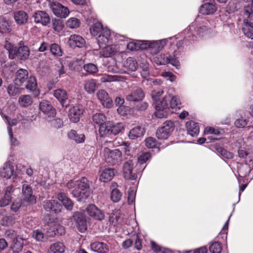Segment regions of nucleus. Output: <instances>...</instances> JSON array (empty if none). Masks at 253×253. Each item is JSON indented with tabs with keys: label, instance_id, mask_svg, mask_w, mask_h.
Instances as JSON below:
<instances>
[{
	"label": "nucleus",
	"instance_id": "nucleus-17",
	"mask_svg": "<svg viewBox=\"0 0 253 253\" xmlns=\"http://www.w3.org/2000/svg\"><path fill=\"white\" fill-rule=\"evenodd\" d=\"M97 96L104 107L110 108L112 106V100L105 90H99L97 93Z\"/></svg>",
	"mask_w": 253,
	"mask_h": 253
},
{
	"label": "nucleus",
	"instance_id": "nucleus-45",
	"mask_svg": "<svg viewBox=\"0 0 253 253\" xmlns=\"http://www.w3.org/2000/svg\"><path fill=\"white\" fill-rule=\"evenodd\" d=\"M124 67L127 70L134 71L138 67V64L134 58L129 57L125 61Z\"/></svg>",
	"mask_w": 253,
	"mask_h": 253
},
{
	"label": "nucleus",
	"instance_id": "nucleus-10",
	"mask_svg": "<svg viewBox=\"0 0 253 253\" xmlns=\"http://www.w3.org/2000/svg\"><path fill=\"white\" fill-rule=\"evenodd\" d=\"M169 100V97L166 96L163 98V101L156 102L155 105L156 111L154 114L157 118L161 119L167 117L168 115V101Z\"/></svg>",
	"mask_w": 253,
	"mask_h": 253
},
{
	"label": "nucleus",
	"instance_id": "nucleus-63",
	"mask_svg": "<svg viewBox=\"0 0 253 253\" xmlns=\"http://www.w3.org/2000/svg\"><path fill=\"white\" fill-rule=\"evenodd\" d=\"M218 152L222 157L227 159H231L233 157V154L231 152H228L223 148L218 149Z\"/></svg>",
	"mask_w": 253,
	"mask_h": 253
},
{
	"label": "nucleus",
	"instance_id": "nucleus-22",
	"mask_svg": "<svg viewBox=\"0 0 253 253\" xmlns=\"http://www.w3.org/2000/svg\"><path fill=\"white\" fill-rule=\"evenodd\" d=\"M133 163L131 161H128L125 163L123 166V174L125 178L128 179L134 180L137 176L132 173Z\"/></svg>",
	"mask_w": 253,
	"mask_h": 253
},
{
	"label": "nucleus",
	"instance_id": "nucleus-1",
	"mask_svg": "<svg viewBox=\"0 0 253 253\" xmlns=\"http://www.w3.org/2000/svg\"><path fill=\"white\" fill-rule=\"evenodd\" d=\"M66 186L69 189L74 188L72 191V194L79 201L86 200L90 195L88 180L84 177L80 180H70L67 182Z\"/></svg>",
	"mask_w": 253,
	"mask_h": 253
},
{
	"label": "nucleus",
	"instance_id": "nucleus-20",
	"mask_svg": "<svg viewBox=\"0 0 253 253\" xmlns=\"http://www.w3.org/2000/svg\"><path fill=\"white\" fill-rule=\"evenodd\" d=\"M53 95L63 106H68V96L66 90L61 88L57 89L54 91Z\"/></svg>",
	"mask_w": 253,
	"mask_h": 253
},
{
	"label": "nucleus",
	"instance_id": "nucleus-56",
	"mask_svg": "<svg viewBox=\"0 0 253 253\" xmlns=\"http://www.w3.org/2000/svg\"><path fill=\"white\" fill-rule=\"evenodd\" d=\"M84 69L88 73L93 74L98 71V68L96 66L92 63H89L84 66Z\"/></svg>",
	"mask_w": 253,
	"mask_h": 253
},
{
	"label": "nucleus",
	"instance_id": "nucleus-50",
	"mask_svg": "<svg viewBox=\"0 0 253 253\" xmlns=\"http://www.w3.org/2000/svg\"><path fill=\"white\" fill-rule=\"evenodd\" d=\"M120 80V78L118 76L107 74L103 75L100 78V81L102 83L116 82Z\"/></svg>",
	"mask_w": 253,
	"mask_h": 253
},
{
	"label": "nucleus",
	"instance_id": "nucleus-47",
	"mask_svg": "<svg viewBox=\"0 0 253 253\" xmlns=\"http://www.w3.org/2000/svg\"><path fill=\"white\" fill-rule=\"evenodd\" d=\"M49 49L51 53L54 56L60 57L63 55L60 46L57 43H54L50 44Z\"/></svg>",
	"mask_w": 253,
	"mask_h": 253
},
{
	"label": "nucleus",
	"instance_id": "nucleus-33",
	"mask_svg": "<svg viewBox=\"0 0 253 253\" xmlns=\"http://www.w3.org/2000/svg\"><path fill=\"white\" fill-rule=\"evenodd\" d=\"M144 94L141 89H137L126 96V100L128 101H138L142 99Z\"/></svg>",
	"mask_w": 253,
	"mask_h": 253
},
{
	"label": "nucleus",
	"instance_id": "nucleus-42",
	"mask_svg": "<svg viewBox=\"0 0 253 253\" xmlns=\"http://www.w3.org/2000/svg\"><path fill=\"white\" fill-rule=\"evenodd\" d=\"M65 232L63 226L55 224L54 227H51L47 231V236L48 237H53L55 235H61Z\"/></svg>",
	"mask_w": 253,
	"mask_h": 253
},
{
	"label": "nucleus",
	"instance_id": "nucleus-37",
	"mask_svg": "<svg viewBox=\"0 0 253 253\" xmlns=\"http://www.w3.org/2000/svg\"><path fill=\"white\" fill-rule=\"evenodd\" d=\"M68 137L77 143H84L85 140V137L83 133H78L75 130H71L68 133Z\"/></svg>",
	"mask_w": 253,
	"mask_h": 253
},
{
	"label": "nucleus",
	"instance_id": "nucleus-62",
	"mask_svg": "<svg viewBox=\"0 0 253 253\" xmlns=\"http://www.w3.org/2000/svg\"><path fill=\"white\" fill-rule=\"evenodd\" d=\"M52 27L56 32H59L62 29V26L60 20L54 19L52 20Z\"/></svg>",
	"mask_w": 253,
	"mask_h": 253
},
{
	"label": "nucleus",
	"instance_id": "nucleus-35",
	"mask_svg": "<svg viewBox=\"0 0 253 253\" xmlns=\"http://www.w3.org/2000/svg\"><path fill=\"white\" fill-rule=\"evenodd\" d=\"M188 133L192 136H196L199 133V126L198 124L192 121L187 122L186 124Z\"/></svg>",
	"mask_w": 253,
	"mask_h": 253
},
{
	"label": "nucleus",
	"instance_id": "nucleus-64",
	"mask_svg": "<svg viewBox=\"0 0 253 253\" xmlns=\"http://www.w3.org/2000/svg\"><path fill=\"white\" fill-rule=\"evenodd\" d=\"M249 121L247 119H244L243 118L237 119L235 122V126L237 127L242 128L244 127L248 123Z\"/></svg>",
	"mask_w": 253,
	"mask_h": 253
},
{
	"label": "nucleus",
	"instance_id": "nucleus-25",
	"mask_svg": "<svg viewBox=\"0 0 253 253\" xmlns=\"http://www.w3.org/2000/svg\"><path fill=\"white\" fill-rule=\"evenodd\" d=\"M74 217L76 220V225L81 232H84L87 229L86 222L85 217L79 212H76Z\"/></svg>",
	"mask_w": 253,
	"mask_h": 253
},
{
	"label": "nucleus",
	"instance_id": "nucleus-9",
	"mask_svg": "<svg viewBox=\"0 0 253 253\" xmlns=\"http://www.w3.org/2000/svg\"><path fill=\"white\" fill-rule=\"evenodd\" d=\"M173 123L171 121H167L161 127L158 128L156 136L159 139H167L173 131Z\"/></svg>",
	"mask_w": 253,
	"mask_h": 253
},
{
	"label": "nucleus",
	"instance_id": "nucleus-29",
	"mask_svg": "<svg viewBox=\"0 0 253 253\" xmlns=\"http://www.w3.org/2000/svg\"><path fill=\"white\" fill-rule=\"evenodd\" d=\"M23 239L21 237H16L14 239L10 245V248L13 253H20L23 248Z\"/></svg>",
	"mask_w": 253,
	"mask_h": 253
},
{
	"label": "nucleus",
	"instance_id": "nucleus-43",
	"mask_svg": "<svg viewBox=\"0 0 253 253\" xmlns=\"http://www.w3.org/2000/svg\"><path fill=\"white\" fill-rule=\"evenodd\" d=\"M111 122H105L99 126V132L101 137L109 136L111 134Z\"/></svg>",
	"mask_w": 253,
	"mask_h": 253
},
{
	"label": "nucleus",
	"instance_id": "nucleus-18",
	"mask_svg": "<svg viewBox=\"0 0 253 253\" xmlns=\"http://www.w3.org/2000/svg\"><path fill=\"white\" fill-rule=\"evenodd\" d=\"M43 208L47 211L60 212L62 209L61 205L54 200H46L43 202Z\"/></svg>",
	"mask_w": 253,
	"mask_h": 253
},
{
	"label": "nucleus",
	"instance_id": "nucleus-38",
	"mask_svg": "<svg viewBox=\"0 0 253 253\" xmlns=\"http://www.w3.org/2000/svg\"><path fill=\"white\" fill-rule=\"evenodd\" d=\"M216 10V6L212 3H205L200 8V12L204 15L214 13Z\"/></svg>",
	"mask_w": 253,
	"mask_h": 253
},
{
	"label": "nucleus",
	"instance_id": "nucleus-21",
	"mask_svg": "<svg viewBox=\"0 0 253 253\" xmlns=\"http://www.w3.org/2000/svg\"><path fill=\"white\" fill-rule=\"evenodd\" d=\"M15 190L12 186H8L6 188L4 195L0 200V207H5L9 204Z\"/></svg>",
	"mask_w": 253,
	"mask_h": 253
},
{
	"label": "nucleus",
	"instance_id": "nucleus-55",
	"mask_svg": "<svg viewBox=\"0 0 253 253\" xmlns=\"http://www.w3.org/2000/svg\"><path fill=\"white\" fill-rule=\"evenodd\" d=\"M222 132V129L216 128L211 126L207 127L204 130L205 134H214L215 135H219L221 134Z\"/></svg>",
	"mask_w": 253,
	"mask_h": 253
},
{
	"label": "nucleus",
	"instance_id": "nucleus-6",
	"mask_svg": "<svg viewBox=\"0 0 253 253\" xmlns=\"http://www.w3.org/2000/svg\"><path fill=\"white\" fill-rule=\"evenodd\" d=\"M103 153L106 163L110 165H115L122 161V152L119 149L111 150L105 148Z\"/></svg>",
	"mask_w": 253,
	"mask_h": 253
},
{
	"label": "nucleus",
	"instance_id": "nucleus-36",
	"mask_svg": "<svg viewBox=\"0 0 253 253\" xmlns=\"http://www.w3.org/2000/svg\"><path fill=\"white\" fill-rule=\"evenodd\" d=\"M57 198L66 209L69 211L72 210L73 207V203L71 200L68 197L66 194L60 193L58 194Z\"/></svg>",
	"mask_w": 253,
	"mask_h": 253
},
{
	"label": "nucleus",
	"instance_id": "nucleus-12",
	"mask_svg": "<svg viewBox=\"0 0 253 253\" xmlns=\"http://www.w3.org/2000/svg\"><path fill=\"white\" fill-rule=\"evenodd\" d=\"M0 177L3 179L12 178L16 179L17 175L14 172V167L9 162H6L0 169Z\"/></svg>",
	"mask_w": 253,
	"mask_h": 253
},
{
	"label": "nucleus",
	"instance_id": "nucleus-31",
	"mask_svg": "<svg viewBox=\"0 0 253 253\" xmlns=\"http://www.w3.org/2000/svg\"><path fill=\"white\" fill-rule=\"evenodd\" d=\"M90 248L98 253H107L109 251L108 246L103 242H93L90 244Z\"/></svg>",
	"mask_w": 253,
	"mask_h": 253
},
{
	"label": "nucleus",
	"instance_id": "nucleus-4",
	"mask_svg": "<svg viewBox=\"0 0 253 253\" xmlns=\"http://www.w3.org/2000/svg\"><path fill=\"white\" fill-rule=\"evenodd\" d=\"M4 48L8 51L9 57L14 59L16 57L22 60L27 59L30 55V50L27 46H21L17 48L9 42L6 41L4 43Z\"/></svg>",
	"mask_w": 253,
	"mask_h": 253
},
{
	"label": "nucleus",
	"instance_id": "nucleus-8",
	"mask_svg": "<svg viewBox=\"0 0 253 253\" xmlns=\"http://www.w3.org/2000/svg\"><path fill=\"white\" fill-rule=\"evenodd\" d=\"M178 55L176 51L174 52L173 56L160 54L154 58V62L158 65L167 64L170 63L172 65L178 68L180 65L179 61L176 57Z\"/></svg>",
	"mask_w": 253,
	"mask_h": 253
},
{
	"label": "nucleus",
	"instance_id": "nucleus-24",
	"mask_svg": "<svg viewBox=\"0 0 253 253\" xmlns=\"http://www.w3.org/2000/svg\"><path fill=\"white\" fill-rule=\"evenodd\" d=\"M68 43L69 45L73 47H82L85 44V40L80 35H72L70 36Z\"/></svg>",
	"mask_w": 253,
	"mask_h": 253
},
{
	"label": "nucleus",
	"instance_id": "nucleus-14",
	"mask_svg": "<svg viewBox=\"0 0 253 253\" xmlns=\"http://www.w3.org/2000/svg\"><path fill=\"white\" fill-rule=\"evenodd\" d=\"M32 17L36 24H41L42 26H47L50 22L49 15L43 11H37L35 12Z\"/></svg>",
	"mask_w": 253,
	"mask_h": 253
},
{
	"label": "nucleus",
	"instance_id": "nucleus-11",
	"mask_svg": "<svg viewBox=\"0 0 253 253\" xmlns=\"http://www.w3.org/2000/svg\"><path fill=\"white\" fill-rule=\"evenodd\" d=\"M50 7L55 15L61 18H66L70 13L68 7L57 2H51Z\"/></svg>",
	"mask_w": 253,
	"mask_h": 253
},
{
	"label": "nucleus",
	"instance_id": "nucleus-30",
	"mask_svg": "<svg viewBox=\"0 0 253 253\" xmlns=\"http://www.w3.org/2000/svg\"><path fill=\"white\" fill-rule=\"evenodd\" d=\"M145 132V128L142 126H135L130 130L128 137L131 139H135L143 136L144 135Z\"/></svg>",
	"mask_w": 253,
	"mask_h": 253
},
{
	"label": "nucleus",
	"instance_id": "nucleus-49",
	"mask_svg": "<svg viewBox=\"0 0 253 253\" xmlns=\"http://www.w3.org/2000/svg\"><path fill=\"white\" fill-rule=\"evenodd\" d=\"M125 127V125L122 123H118L115 124L111 123V134L116 135L120 133Z\"/></svg>",
	"mask_w": 253,
	"mask_h": 253
},
{
	"label": "nucleus",
	"instance_id": "nucleus-32",
	"mask_svg": "<svg viewBox=\"0 0 253 253\" xmlns=\"http://www.w3.org/2000/svg\"><path fill=\"white\" fill-rule=\"evenodd\" d=\"M18 102L21 107L27 108L32 105L33 99L30 95L23 94L19 97Z\"/></svg>",
	"mask_w": 253,
	"mask_h": 253
},
{
	"label": "nucleus",
	"instance_id": "nucleus-54",
	"mask_svg": "<svg viewBox=\"0 0 253 253\" xmlns=\"http://www.w3.org/2000/svg\"><path fill=\"white\" fill-rule=\"evenodd\" d=\"M122 196V193L117 189L112 190L111 194V198L114 202H119Z\"/></svg>",
	"mask_w": 253,
	"mask_h": 253
},
{
	"label": "nucleus",
	"instance_id": "nucleus-34",
	"mask_svg": "<svg viewBox=\"0 0 253 253\" xmlns=\"http://www.w3.org/2000/svg\"><path fill=\"white\" fill-rule=\"evenodd\" d=\"M114 169L108 168L105 169L100 175L99 180L103 182H107L111 180L115 174Z\"/></svg>",
	"mask_w": 253,
	"mask_h": 253
},
{
	"label": "nucleus",
	"instance_id": "nucleus-15",
	"mask_svg": "<svg viewBox=\"0 0 253 253\" xmlns=\"http://www.w3.org/2000/svg\"><path fill=\"white\" fill-rule=\"evenodd\" d=\"M112 38L111 37V40L110 42L107 43L106 45H103V46H99L100 48H102L100 51V56L104 57H109L113 55L116 52L118 51V47L115 44L109 45L111 42Z\"/></svg>",
	"mask_w": 253,
	"mask_h": 253
},
{
	"label": "nucleus",
	"instance_id": "nucleus-46",
	"mask_svg": "<svg viewBox=\"0 0 253 253\" xmlns=\"http://www.w3.org/2000/svg\"><path fill=\"white\" fill-rule=\"evenodd\" d=\"M0 223L3 226H11L15 223V217L14 215L11 214L0 215Z\"/></svg>",
	"mask_w": 253,
	"mask_h": 253
},
{
	"label": "nucleus",
	"instance_id": "nucleus-61",
	"mask_svg": "<svg viewBox=\"0 0 253 253\" xmlns=\"http://www.w3.org/2000/svg\"><path fill=\"white\" fill-rule=\"evenodd\" d=\"M163 93L164 91L161 90L157 91L155 90L152 92V97L153 101H154L155 104L157 101H163V99H160V97L162 96Z\"/></svg>",
	"mask_w": 253,
	"mask_h": 253
},
{
	"label": "nucleus",
	"instance_id": "nucleus-5",
	"mask_svg": "<svg viewBox=\"0 0 253 253\" xmlns=\"http://www.w3.org/2000/svg\"><path fill=\"white\" fill-rule=\"evenodd\" d=\"M243 25L242 30L245 35L253 39V9L245 7L243 11Z\"/></svg>",
	"mask_w": 253,
	"mask_h": 253
},
{
	"label": "nucleus",
	"instance_id": "nucleus-51",
	"mask_svg": "<svg viewBox=\"0 0 253 253\" xmlns=\"http://www.w3.org/2000/svg\"><path fill=\"white\" fill-rule=\"evenodd\" d=\"M22 205V200L20 198H16L13 201L11 205V210L14 212L18 211Z\"/></svg>",
	"mask_w": 253,
	"mask_h": 253
},
{
	"label": "nucleus",
	"instance_id": "nucleus-27",
	"mask_svg": "<svg viewBox=\"0 0 253 253\" xmlns=\"http://www.w3.org/2000/svg\"><path fill=\"white\" fill-rule=\"evenodd\" d=\"M27 80L26 88L32 92L34 96H38L40 94V91L37 88V83L36 78L33 76H30Z\"/></svg>",
	"mask_w": 253,
	"mask_h": 253
},
{
	"label": "nucleus",
	"instance_id": "nucleus-44",
	"mask_svg": "<svg viewBox=\"0 0 253 253\" xmlns=\"http://www.w3.org/2000/svg\"><path fill=\"white\" fill-rule=\"evenodd\" d=\"M65 246L61 242H56L50 246L47 253H64Z\"/></svg>",
	"mask_w": 253,
	"mask_h": 253
},
{
	"label": "nucleus",
	"instance_id": "nucleus-48",
	"mask_svg": "<svg viewBox=\"0 0 253 253\" xmlns=\"http://www.w3.org/2000/svg\"><path fill=\"white\" fill-rule=\"evenodd\" d=\"M92 119L93 122L100 126L106 122V118L103 114L99 113L95 114L92 117Z\"/></svg>",
	"mask_w": 253,
	"mask_h": 253
},
{
	"label": "nucleus",
	"instance_id": "nucleus-58",
	"mask_svg": "<svg viewBox=\"0 0 253 253\" xmlns=\"http://www.w3.org/2000/svg\"><path fill=\"white\" fill-rule=\"evenodd\" d=\"M170 107L172 109L180 108V102L176 96H172L169 102Z\"/></svg>",
	"mask_w": 253,
	"mask_h": 253
},
{
	"label": "nucleus",
	"instance_id": "nucleus-28",
	"mask_svg": "<svg viewBox=\"0 0 253 253\" xmlns=\"http://www.w3.org/2000/svg\"><path fill=\"white\" fill-rule=\"evenodd\" d=\"M29 18L28 14L24 11L18 10L14 12V19L18 25H22L27 23Z\"/></svg>",
	"mask_w": 253,
	"mask_h": 253
},
{
	"label": "nucleus",
	"instance_id": "nucleus-39",
	"mask_svg": "<svg viewBox=\"0 0 253 253\" xmlns=\"http://www.w3.org/2000/svg\"><path fill=\"white\" fill-rule=\"evenodd\" d=\"M11 32V24L10 21L3 16H0V32L8 33Z\"/></svg>",
	"mask_w": 253,
	"mask_h": 253
},
{
	"label": "nucleus",
	"instance_id": "nucleus-57",
	"mask_svg": "<svg viewBox=\"0 0 253 253\" xmlns=\"http://www.w3.org/2000/svg\"><path fill=\"white\" fill-rule=\"evenodd\" d=\"M151 158L150 153L146 152L141 154L138 158V163L141 165L145 163Z\"/></svg>",
	"mask_w": 253,
	"mask_h": 253
},
{
	"label": "nucleus",
	"instance_id": "nucleus-16",
	"mask_svg": "<svg viewBox=\"0 0 253 253\" xmlns=\"http://www.w3.org/2000/svg\"><path fill=\"white\" fill-rule=\"evenodd\" d=\"M88 214L95 219L102 220L105 217L104 213L95 205H89L86 208Z\"/></svg>",
	"mask_w": 253,
	"mask_h": 253
},
{
	"label": "nucleus",
	"instance_id": "nucleus-7",
	"mask_svg": "<svg viewBox=\"0 0 253 253\" xmlns=\"http://www.w3.org/2000/svg\"><path fill=\"white\" fill-rule=\"evenodd\" d=\"M172 39L176 40V38L174 37L156 41H145V44L146 45V49L149 48L150 50V53L156 54L163 48L169 40Z\"/></svg>",
	"mask_w": 253,
	"mask_h": 253
},
{
	"label": "nucleus",
	"instance_id": "nucleus-2",
	"mask_svg": "<svg viewBox=\"0 0 253 253\" xmlns=\"http://www.w3.org/2000/svg\"><path fill=\"white\" fill-rule=\"evenodd\" d=\"M91 35L96 37V39L99 46H103L110 42L111 40V32L107 28H104L100 23H94L90 28Z\"/></svg>",
	"mask_w": 253,
	"mask_h": 253
},
{
	"label": "nucleus",
	"instance_id": "nucleus-23",
	"mask_svg": "<svg viewBox=\"0 0 253 253\" xmlns=\"http://www.w3.org/2000/svg\"><path fill=\"white\" fill-rule=\"evenodd\" d=\"M40 110L44 114L49 117H54L55 115V110L47 100H43L40 103Z\"/></svg>",
	"mask_w": 253,
	"mask_h": 253
},
{
	"label": "nucleus",
	"instance_id": "nucleus-19",
	"mask_svg": "<svg viewBox=\"0 0 253 253\" xmlns=\"http://www.w3.org/2000/svg\"><path fill=\"white\" fill-rule=\"evenodd\" d=\"M84 110L82 106H75L71 108L69 112V117L71 121L77 123L83 114Z\"/></svg>",
	"mask_w": 253,
	"mask_h": 253
},
{
	"label": "nucleus",
	"instance_id": "nucleus-26",
	"mask_svg": "<svg viewBox=\"0 0 253 253\" xmlns=\"http://www.w3.org/2000/svg\"><path fill=\"white\" fill-rule=\"evenodd\" d=\"M28 78V71L26 70L20 69L16 73L14 83L17 86H21L27 80Z\"/></svg>",
	"mask_w": 253,
	"mask_h": 253
},
{
	"label": "nucleus",
	"instance_id": "nucleus-40",
	"mask_svg": "<svg viewBox=\"0 0 253 253\" xmlns=\"http://www.w3.org/2000/svg\"><path fill=\"white\" fill-rule=\"evenodd\" d=\"M145 41L130 42L127 45V49L133 51L146 49Z\"/></svg>",
	"mask_w": 253,
	"mask_h": 253
},
{
	"label": "nucleus",
	"instance_id": "nucleus-59",
	"mask_svg": "<svg viewBox=\"0 0 253 253\" xmlns=\"http://www.w3.org/2000/svg\"><path fill=\"white\" fill-rule=\"evenodd\" d=\"M145 145L149 148H153L157 146V142L156 139L154 137H148L145 140Z\"/></svg>",
	"mask_w": 253,
	"mask_h": 253
},
{
	"label": "nucleus",
	"instance_id": "nucleus-13",
	"mask_svg": "<svg viewBox=\"0 0 253 253\" xmlns=\"http://www.w3.org/2000/svg\"><path fill=\"white\" fill-rule=\"evenodd\" d=\"M22 194L23 200L30 204H34L36 202V198L33 194V190L31 187L27 184H24L22 186Z\"/></svg>",
	"mask_w": 253,
	"mask_h": 253
},
{
	"label": "nucleus",
	"instance_id": "nucleus-52",
	"mask_svg": "<svg viewBox=\"0 0 253 253\" xmlns=\"http://www.w3.org/2000/svg\"><path fill=\"white\" fill-rule=\"evenodd\" d=\"M80 22L76 18H70L66 22L67 27L71 29H75L79 27Z\"/></svg>",
	"mask_w": 253,
	"mask_h": 253
},
{
	"label": "nucleus",
	"instance_id": "nucleus-53",
	"mask_svg": "<svg viewBox=\"0 0 253 253\" xmlns=\"http://www.w3.org/2000/svg\"><path fill=\"white\" fill-rule=\"evenodd\" d=\"M209 250L211 253H220L222 247L220 243L215 242L210 246Z\"/></svg>",
	"mask_w": 253,
	"mask_h": 253
},
{
	"label": "nucleus",
	"instance_id": "nucleus-41",
	"mask_svg": "<svg viewBox=\"0 0 253 253\" xmlns=\"http://www.w3.org/2000/svg\"><path fill=\"white\" fill-rule=\"evenodd\" d=\"M84 87L87 93H94L97 88V84L95 80L90 79L85 81L84 83Z\"/></svg>",
	"mask_w": 253,
	"mask_h": 253
},
{
	"label": "nucleus",
	"instance_id": "nucleus-3",
	"mask_svg": "<svg viewBox=\"0 0 253 253\" xmlns=\"http://www.w3.org/2000/svg\"><path fill=\"white\" fill-rule=\"evenodd\" d=\"M208 21L206 19H202L200 16H198L195 21L190 25L188 28L184 31V33L186 34V39L194 41L195 36L190 32L193 30H196V32L199 36H203L204 34L208 32Z\"/></svg>",
	"mask_w": 253,
	"mask_h": 253
},
{
	"label": "nucleus",
	"instance_id": "nucleus-60",
	"mask_svg": "<svg viewBox=\"0 0 253 253\" xmlns=\"http://www.w3.org/2000/svg\"><path fill=\"white\" fill-rule=\"evenodd\" d=\"M7 92L9 95L14 96L20 92V88L13 84H9L7 87Z\"/></svg>",
	"mask_w": 253,
	"mask_h": 253
}]
</instances>
